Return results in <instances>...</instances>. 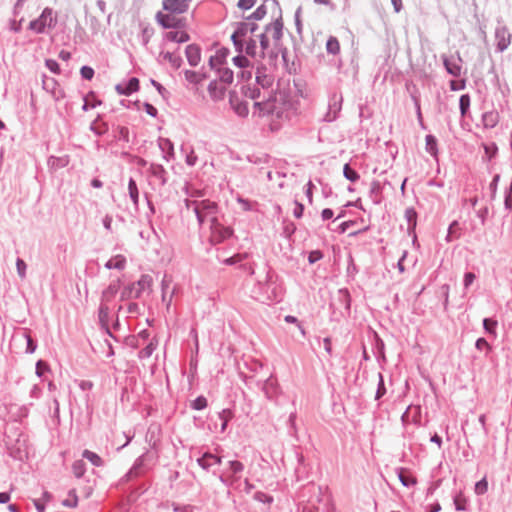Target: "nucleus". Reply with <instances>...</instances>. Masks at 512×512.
Here are the masks:
<instances>
[{
  "instance_id": "1",
  "label": "nucleus",
  "mask_w": 512,
  "mask_h": 512,
  "mask_svg": "<svg viewBox=\"0 0 512 512\" xmlns=\"http://www.w3.org/2000/svg\"><path fill=\"white\" fill-rule=\"evenodd\" d=\"M291 103L284 92H275L271 97L262 102L254 103V115L260 117H269L271 119V129H278L281 121L289 116Z\"/></svg>"
},
{
  "instance_id": "2",
  "label": "nucleus",
  "mask_w": 512,
  "mask_h": 512,
  "mask_svg": "<svg viewBox=\"0 0 512 512\" xmlns=\"http://www.w3.org/2000/svg\"><path fill=\"white\" fill-rule=\"evenodd\" d=\"M186 207L192 209L197 215L198 221L203 223L207 221L211 224L216 223L218 207L215 202L210 200H186Z\"/></svg>"
},
{
  "instance_id": "3",
  "label": "nucleus",
  "mask_w": 512,
  "mask_h": 512,
  "mask_svg": "<svg viewBox=\"0 0 512 512\" xmlns=\"http://www.w3.org/2000/svg\"><path fill=\"white\" fill-rule=\"evenodd\" d=\"M257 25L253 21H245L238 24L236 30L232 34V40L235 46L240 47V50H244L243 43L255 33Z\"/></svg>"
},
{
  "instance_id": "4",
  "label": "nucleus",
  "mask_w": 512,
  "mask_h": 512,
  "mask_svg": "<svg viewBox=\"0 0 512 512\" xmlns=\"http://www.w3.org/2000/svg\"><path fill=\"white\" fill-rule=\"evenodd\" d=\"M153 280L149 275H143L138 282L133 283L122 292V297L138 298L142 292L150 291Z\"/></svg>"
},
{
  "instance_id": "5",
  "label": "nucleus",
  "mask_w": 512,
  "mask_h": 512,
  "mask_svg": "<svg viewBox=\"0 0 512 512\" xmlns=\"http://www.w3.org/2000/svg\"><path fill=\"white\" fill-rule=\"evenodd\" d=\"M54 23L55 19L53 17L52 10L45 8L37 19L32 20L29 23V29L36 33H42L47 27H52Z\"/></svg>"
},
{
  "instance_id": "6",
  "label": "nucleus",
  "mask_w": 512,
  "mask_h": 512,
  "mask_svg": "<svg viewBox=\"0 0 512 512\" xmlns=\"http://www.w3.org/2000/svg\"><path fill=\"white\" fill-rule=\"evenodd\" d=\"M256 38L258 39L259 46L251 45L250 47H244V51L252 57L263 58L265 51L269 48L272 40L265 32L257 34Z\"/></svg>"
},
{
  "instance_id": "7",
  "label": "nucleus",
  "mask_w": 512,
  "mask_h": 512,
  "mask_svg": "<svg viewBox=\"0 0 512 512\" xmlns=\"http://www.w3.org/2000/svg\"><path fill=\"white\" fill-rule=\"evenodd\" d=\"M210 230V241L213 244L221 243L225 239L229 238L233 233L231 228L222 226L218 221L211 224Z\"/></svg>"
},
{
  "instance_id": "8",
  "label": "nucleus",
  "mask_w": 512,
  "mask_h": 512,
  "mask_svg": "<svg viewBox=\"0 0 512 512\" xmlns=\"http://www.w3.org/2000/svg\"><path fill=\"white\" fill-rule=\"evenodd\" d=\"M283 21L279 16L267 25L265 33L271 38L274 45H277L282 37Z\"/></svg>"
},
{
  "instance_id": "9",
  "label": "nucleus",
  "mask_w": 512,
  "mask_h": 512,
  "mask_svg": "<svg viewBox=\"0 0 512 512\" xmlns=\"http://www.w3.org/2000/svg\"><path fill=\"white\" fill-rule=\"evenodd\" d=\"M190 0H163V10L171 13L182 14L189 8Z\"/></svg>"
},
{
  "instance_id": "10",
  "label": "nucleus",
  "mask_w": 512,
  "mask_h": 512,
  "mask_svg": "<svg viewBox=\"0 0 512 512\" xmlns=\"http://www.w3.org/2000/svg\"><path fill=\"white\" fill-rule=\"evenodd\" d=\"M176 13H171L167 11H159L156 14V19L160 25L164 28H174L179 24V19L177 18Z\"/></svg>"
},
{
  "instance_id": "11",
  "label": "nucleus",
  "mask_w": 512,
  "mask_h": 512,
  "mask_svg": "<svg viewBox=\"0 0 512 512\" xmlns=\"http://www.w3.org/2000/svg\"><path fill=\"white\" fill-rule=\"evenodd\" d=\"M229 50L226 48H219L215 51L214 55L210 56L209 64L211 68L218 69L226 62Z\"/></svg>"
},
{
  "instance_id": "12",
  "label": "nucleus",
  "mask_w": 512,
  "mask_h": 512,
  "mask_svg": "<svg viewBox=\"0 0 512 512\" xmlns=\"http://www.w3.org/2000/svg\"><path fill=\"white\" fill-rule=\"evenodd\" d=\"M497 48L499 51H504L511 43V35L505 28H501L496 32Z\"/></svg>"
},
{
  "instance_id": "13",
  "label": "nucleus",
  "mask_w": 512,
  "mask_h": 512,
  "mask_svg": "<svg viewBox=\"0 0 512 512\" xmlns=\"http://www.w3.org/2000/svg\"><path fill=\"white\" fill-rule=\"evenodd\" d=\"M115 89L121 95H130L139 89V80L137 78H131L127 85L118 84Z\"/></svg>"
},
{
  "instance_id": "14",
  "label": "nucleus",
  "mask_w": 512,
  "mask_h": 512,
  "mask_svg": "<svg viewBox=\"0 0 512 512\" xmlns=\"http://www.w3.org/2000/svg\"><path fill=\"white\" fill-rule=\"evenodd\" d=\"M186 56H187L188 62L192 66L198 65L200 60H201L200 48L198 46H196V45H189V46H187V48H186Z\"/></svg>"
},
{
  "instance_id": "15",
  "label": "nucleus",
  "mask_w": 512,
  "mask_h": 512,
  "mask_svg": "<svg viewBox=\"0 0 512 512\" xmlns=\"http://www.w3.org/2000/svg\"><path fill=\"white\" fill-rule=\"evenodd\" d=\"M221 463V457L213 455L211 453H205L201 458L198 459V464L203 469H208L214 464H220Z\"/></svg>"
},
{
  "instance_id": "16",
  "label": "nucleus",
  "mask_w": 512,
  "mask_h": 512,
  "mask_svg": "<svg viewBox=\"0 0 512 512\" xmlns=\"http://www.w3.org/2000/svg\"><path fill=\"white\" fill-rule=\"evenodd\" d=\"M165 38L170 42L183 43L188 41L189 36L183 30H175L167 32Z\"/></svg>"
},
{
  "instance_id": "17",
  "label": "nucleus",
  "mask_w": 512,
  "mask_h": 512,
  "mask_svg": "<svg viewBox=\"0 0 512 512\" xmlns=\"http://www.w3.org/2000/svg\"><path fill=\"white\" fill-rule=\"evenodd\" d=\"M443 63H444V66H445L447 72L450 75H452L454 77L460 76L462 67L458 62L450 60L448 58H444Z\"/></svg>"
},
{
  "instance_id": "18",
  "label": "nucleus",
  "mask_w": 512,
  "mask_h": 512,
  "mask_svg": "<svg viewBox=\"0 0 512 512\" xmlns=\"http://www.w3.org/2000/svg\"><path fill=\"white\" fill-rule=\"evenodd\" d=\"M63 506L68 508H75L78 504V497L75 490H71L68 493L67 498H65L62 502Z\"/></svg>"
},
{
  "instance_id": "19",
  "label": "nucleus",
  "mask_w": 512,
  "mask_h": 512,
  "mask_svg": "<svg viewBox=\"0 0 512 512\" xmlns=\"http://www.w3.org/2000/svg\"><path fill=\"white\" fill-rule=\"evenodd\" d=\"M326 49L331 54H337L340 51V43L337 38L330 37L326 43Z\"/></svg>"
},
{
  "instance_id": "20",
  "label": "nucleus",
  "mask_w": 512,
  "mask_h": 512,
  "mask_svg": "<svg viewBox=\"0 0 512 512\" xmlns=\"http://www.w3.org/2000/svg\"><path fill=\"white\" fill-rule=\"evenodd\" d=\"M124 265H125V259L122 256H116V257L110 259L106 263V267L109 269H111V268L122 269L124 267Z\"/></svg>"
},
{
  "instance_id": "21",
  "label": "nucleus",
  "mask_w": 512,
  "mask_h": 512,
  "mask_svg": "<svg viewBox=\"0 0 512 512\" xmlns=\"http://www.w3.org/2000/svg\"><path fill=\"white\" fill-rule=\"evenodd\" d=\"M220 80L224 83H231L233 81V72L228 68H218Z\"/></svg>"
},
{
  "instance_id": "22",
  "label": "nucleus",
  "mask_w": 512,
  "mask_h": 512,
  "mask_svg": "<svg viewBox=\"0 0 512 512\" xmlns=\"http://www.w3.org/2000/svg\"><path fill=\"white\" fill-rule=\"evenodd\" d=\"M426 148L429 153L436 156L437 155V141L434 136L427 135L426 136Z\"/></svg>"
},
{
  "instance_id": "23",
  "label": "nucleus",
  "mask_w": 512,
  "mask_h": 512,
  "mask_svg": "<svg viewBox=\"0 0 512 512\" xmlns=\"http://www.w3.org/2000/svg\"><path fill=\"white\" fill-rule=\"evenodd\" d=\"M343 173L346 179H348L351 182H356L359 179V174L350 168L348 164L344 165Z\"/></svg>"
},
{
  "instance_id": "24",
  "label": "nucleus",
  "mask_w": 512,
  "mask_h": 512,
  "mask_svg": "<svg viewBox=\"0 0 512 512\" xmlns=\"http://www.w3.org/2000/svg\"><path fill=\"white\" fill-rule=\"evenodd\" d=\"M459 227L458 223L454 221L448 229V235H447V241L450 242L454 239H458L460 237V234L458 233Z\"/></svg>"
},
{
  "instance_id": "25",
  "label": "nucleus",
  "mask_w": 512,
  "mask_h": 512,
  "mask_svg": "<svg viewBox=\"0 0 512 512\" xmlns=\"http://www.w3.org/2000/svg\"><path fill=\"white\" fill-rule=\"evenodd\" d=\"M73 473L77 478H80L85 473V463L82 460H77L72 466Z\"/></svg>"
},
{
  "instance_id": "26",
  "label": "nucleus",
  "mask_w": 512,
  "mask_h": 512,
  "mask_svg": "<svg viewBox=\"0 0 512 512\" xmlns=\"http://www.w3.org/2000/svg\"><path fill=\"white\" fill-rule=\"evenodd\" d=\"M83 457L92 462L95 466H100L102 464L101 458L94 452L89 450H85L83 452Z\"/></svg>"
},
{
  "instance_id": "27",
  "label": "nucleus",
  "mask_w": 512,
  "mask_h": 512,
  "mask_svg": "<svg viewBox=\"0 0 512 512\" xmlns=\"http://www.w3.org/2000/svg\"><path fill=\"white\" fill-rule=\"evenodd\" d=\"M128 190H129V194H130V197H131L132 201L134 202V204H137V202H138V188H137V185H136V183H135V181L133 179H130V181H129Z\"/></svg>"
},
{
  "instance_id": "28",
  "label": "nucleus",
  "mask_w": 512,
  "mask_h": 512,
  "mask_svg": "<svg viewBox=\"0 0 512 512\" xmlns=\"http://www.w3.org/2000/svg\"><path fill=\"white\" fill-rule=\"evenodd\" d=\"M185 78L191 83H198L203 79V76L195 71H185Z\"/></svg>"
},
{
  "instance_id": "29",
  "label": "nucleus",
  "mask_w": 512,
  "mask_h": 512,
  "mask_svg": "<svg viewBox=\"0 0 512 512\" xmlns=\"http://www.w3.org/2000/svg\"><path fill=\"white\" fill-rule=\"evenodd\" d=\"M469 107H470V97H469V95L464 94L460 97V110H461L462 116H464L467 113Z\"/></svg>"
},
{
  "instance_id": "30",
  "label": "nucleus",
  "mask_w": 512,
  "mask_h": 512,
  "mask_svg": "<svg viewBox=\"0 0 512 512\" xmlns=\"http://www.w3.org/2000/svg\"><path fill=\"white\" fill-rule=\"evenodd\" d=\"M454 503H455V507H456V510L458 511H464L466 509V503H467V500L466 498L463 496L462 493H460L459 495H457L454 499Z\"/></svg>"
},
{
  "instance_id": "31",
  "label": "nucleus",
  "mask_w": 512,
  "mask_h": 512,
  "mask_svg": "<svg viewBox=\"0 0 512 512\" xmlns=\"http://www.w3.org/2000/svg\"><path fill=\"white\" fill-rule=\"evenodd\" d=\"M488 490V482L485 478H483L482 480H480L479 482L476 483L475 485V493L478 494V495H482L484 493H486Z\"/></svg>"
},
{
  "instance_id": "32",
  "label": "nucleus",
  "mask_w": 512,
  "mask_h": 512,
  "mask_svg": "<svg viewBox=\"0 0 512 512\" xmlns=\"http://www.w3.org/2000/svg\"><path fill=\"white\" fill-rule=\"evenodd\" d=\"M219 416L221 419H223L221 430L224 431L226 429L228 421L233 417V413L231 412V410L225 409L219 414Z\"/></svg>"
},
{
  "instance_id": "33",
  "label": "nucleus",
  "mask_w": 512,
  "mask_h": 512,
  "mask_svg": "<svg viewBox=\"0 0 512 512\" xmlns=\"http://www.w3.org/2000/svg\"><path fill=\"white\" fill-rule=\"evenodd\" d=\"M192 407L195 410H202L207 407V400L203 396H199L192 402Z\"/></svg>"
},
{
  "instance_id": "34",
  "label": "nucleus",
  "mask_w": 512,
  "mask_h": 512,
  "mask_svg": "<svg viewBox=\"0 0 512 512\" xmlns=\"http://www.w3.org/2000/svg\"><path fill=\"white\" fill-rule=\"evenodd\" d=\"M465 87H466V80L465 79L451 80L450 81V89L452 91L463 90Z\"/></svg>"
},
{
  "instance_id": "35",
  "label": "nucleus",
  "mask_w": 512,
  "mask_h": 512,
  "mask_svg": "<svg viewBox=\"0 0 512 512\" xmlns=\"http://www.w3.org/2000/svg\"><path fill=\"white\" fill-rule=\"evenodd\" d=\"M164 58L167 59L174 68L180 67L181 59L178 56H175L172 53L167 52L164 54Z\"/></svg>"
},
{
  "instance_id": "36",
  "label": "nucleus",
  "mask_w": 512,
  "mask_h": 512,
  "mask_svg": "<svg viewBox=\"0 0 512 512\" xmlns=\"http://www.w3.org/2000/svg\"><path fill=\"white\" fill-rule=\"evenodd\" d=\"M229 469L233 474H236V473L243 471L244 465L239 461H230Z\"/></svg>"
},
{
  "instance_id": "37",
  "label": "nucleus",
  "mask_w": 512,
  "mask_h": 512,
  "mask_svg": "<svg viewBox=\"0 0 512 512\" xmlns=\"http://www.w3.org/2000/svg\"><path fill=\"white\" fill-rule=\"evenodd\" d=\"M246 258V254H236L230 258H227L224 263L227 265H233L235 263L241 262Z\"/></svg>"
},
{
  "instance_id": "38",
  "label": "nucleus",
  "mask_w": 512,
  "mask_h": 512,
  "mask_svg": "<svg viewBox=\"0 0 512 512\" xmlns=\"http://www.w3.org/2000/svg\"><path fill=\"white\" fill-rule=\"evenodd\" d=\"M80 72L82 77L86 80H91L94 76V70L89 66H83Z\"/></svg>"
},
{
  "instance_id": "39",
  "label": "nucleus",
  "mask_w": 512,
  "mask_h": 512,
  "mask_svg": "<svg viewBox=\"0 0 512 512\" xmlns=\"http://www.w3.org/2000/svg\"><path fill=\"white\" fill-rule=\"evenodd\" d=\"M256 4V0H238L237 5L243 10H248Z\"/></svg>"
},
{
  "instance_id": "40",
  "label": "nucleus",
  "mask_w": 512,
  "mask_h": 512,
  "mask_svg": "<svg viewBox=\"0 0 512 512\" xmlns=\"http://www.w3.org/2000/svg\"><path fill=\"white\" fill-rule=\"evenodd\" d=\"M234 64L240 68L247 67L249 65V60L244 56H236L234 59Z\"/></svg>"
},
{
  "instance_id": "41",
  "label": "nucleus",
  "mask_w": 512,
  "mask_h": 512,
  "mask_svg": "<svg viewBox=\"0 0 512 512\" xmlns=\"http://www.w3.org/2000/svg\"><path fill=\"white\" fill-rule=\"evenodd\" d=\"M483 324H484V328L490 332V333H494L495 331V327L497 325V322L494 321V320H491V319H484L483 321Z\"/></svg>"
},
{
  "instance_id": "42",
  "label": "nucleus",
  "mask_w": 512,
  "mask_h": 512,
  "mask_svg": "<svg viewBox=\"0 0 512 512\" xmlns=\"http://www.w3.org/2000/svg\"><path fill=\"white\" fill-rule=\"evenodd\" d=\"M46 66L50 71H52L56 74L60 72L59 65L55 60H52V59L46 60Z\"/></svg>"
},
{
  "instance_id": "43",
  "label": "nucleus",
  "mask_w": 512,
  "mask_h": 512,
  "mask_svg": "<svg viewBox=\"0 0 512 512\" xmlns=\"http://www.w3.org/2000/svg\"><path fill=\"white\" fill-rule=\"evenodd\" d=\"M406 217H407L408 221L412 224V227L414 228L416 225V217H417L415 210L408 209L406 211Z\"/></svg>"
},
{
  "instance_id": "44",
  "label": "nucleus",
  "mask_w": 512,
  "mask_h": 512,
  "mask_svg": "<svg viewBox=\"0 0 512 512\" xmlns=\"http://www.w3.org/2000/svg\"><path fill=\"white\" fill-rule=\"evenodd\" d=\"M16 266H17V271H18V274L21 278H23L25 276V270H26V264L23 260L21 259H18L17 260V263H16Z\"/></svg>"
},
{
  "instance_id": "45",
  "label": "nucleus",
  "mask_w": 512,
  "mask_h": 512,
  "mask_svg": "<svg viewBox=\"0 0 512 512\" xmlns=\"http://www.w3.org/2000/svg\"><path fill=\"white\" fill-rule=\"evenodd\" d=\"M399 478L404 486H410L416 483L415 478L404 476L403 473L399 474Z\"/></svg>"
},
{
  "instance_id": "46",
  "label": "nucleus",
  "mask_w": 512,
  "mask_h": 512,
  "mask_svg": "<svg viewBox=\"0 0 512 512\" xmlns=\"http://www.w3.org/2000/svg\"><path fill=\"white\" fill-rule=\"evenodd\" d=\"M484 149H485V153H486L488 159H491L495 155V153L497 151V147L494 144H492V145H485Z\"/></svg>"
},
{
  "instance_id": "47",
  "label": "nucleus",
  "mask_w": 512,
  "mask_h": 512,
  "mask_svg": "<svg viewBox=\"0 0 512 512\" xmlns=\"http://www.w3.org/2000/svg\"><path fill=\"white\" fill-rule=\"evenodd\" d=\"M47 370H48V365H47L45 362H43V361H39V362L37 363V365H36V373H37L39 376L43 375V373H44L45 371H47Z\"/></svg>"
},
{
  "instance_id": "48",
  "label": "nucleus",
  "mask_w": 512,
  "mask_h": 512,
  "mask_svg": "<svg viewBox=\"0 0 512 512\" xmlns=\"http://www.w3.org/2000/svg\"><path fill=\"white\" fill-rule=\"evenodd\" d=\"M295 204H296V207L293 211V214L295 217L300 218L303 214L304 206H303V204H301L297 201L295 202Z\"/></svg>"
},
{
  "instance_id": "49",
  "label": "nucleus",
  "mask_w": 512,
  "mask_h": 512,
  "mask_svg": "<svg viewBox=\"0 0 512 512\" xmlns=\"http://www.w3.org/2000/svg\"><path fill=\"white\" fill-rule=\"evenodd\" d=\"M170 284H171V279H169L167 277H164V279L162 281V290H163L162 298H163V301L166 300V290L168 289Z\"/></svg>"
},
{
  "instance_id": "50",
  "label": "nucleus",
  "mask_w": 512,
  "mask_h": 512,
  "mask_svg": "<svg viewBox=\"0 0 512 512\" xmlns=\"http://www.w3.org/2000/svg\"><path fill=\"white\" fill-rule=\"evenodd\" d=\"M475 274L474 273H466L465 274V277H464V285L465 287H468L469 285H471L473 283V281L475 280Z\"/></svg>"
},
{
  "instance_id": "51",
  "label": "nucleus",
  "mask_w": 512,
  "mask_h": 512,
  "mask_svg": "<svg viewBox=\"0 0 512 512\" xmlns=\"http://www.w3.org/2000/svg\"><path fill=\"white\" fill-rule=\"evenodd\" d=\"M26 9L30 11L29 16H33L35 13L39 11L40 6L37 5L36 3H28Z\"/></svg>"
},
{
  "instance_id": "52",
  "label": "nucleus",
  "mask_w": 512,
  "mask_h": 512,
  "mask_svg": "<svg viewBox=\"0 0 512 512\" xmlns=\"http://www.w3.org/2000/svg\"><path fill=\"white\" fill-rule=\"evenodd\" d=\"M258 43H259V42H258V39L256 38V35H255V34H253V36L249 37V38L247 39V41L243 43V46H244V45H245V47H250L251 45H253V46H259V45H258Z\"/></svg>"
},
{
  "instance_id": "53",
  "label": "nucleus",
  "mask_w": 512,
  "mask_h": 512,
  "mask_svg": "<svg viewBox=\"0 0 512 512\" xmlns=\"http://www.w3.org/2000/svg\"><path fill=\"white\" fill-rule=\"evenodd\" d=\"M322 258V254L320 251H312L309 255V261L314 263Z\"/></svg>"
},
{
  "instance_id": "54",
  "label": "nucleus",
  "mask_w": 512,
  "mask_h": 512,
  "mask_svg": "<svg viewBox=\"0 0 512 512\" xmlns=\"http://www.w3.org/2000/svg\"><path fill=\"white\" fill-rule=\"evenodd\" d=\"M155 347H154V344L153 343H150L149 345H147L142 351H141V354H143V356L145 357H149L152 352L154 351Z\"/></svg>"
},
{
  "instance_id": "55",
  "label": "nucleus",
  "mask_w": 512,
  "mask_h": 512,
  "mask_svg": "<svg viewBox=\"0 0 512 512\" xmlns=\"http://www.w3.org/2000/svg\"><path fill=\"white\" fill-rule=\"evenodd\" d=\"M34 505L38 512H44L45 511V505L46 503L42 501V499H36L34 500Z\"/></svg>"
},
{
  "instance_id": "56",
  "label": "nucleus",
  "mask_w": 512,
  "mask_h": 512,
  "mask_svg": "<svg viewBox=\"0 0 512 512\" xmlns=\"http://www.w3.org/2000/svg\"><path fill=\"white\" fill-rule=\"evenodd\" d=\"M236 112L240 115V116H246L248 114V108L245 104H239L237 107H236Z\"/></svg>"
},
{
  "instance_id": "57",
  "label": "nucleus",
  "mask_w": 512,
  "mask_h": 512,
  "mask_svg": "<svg viewBox=\"0 0 512 512\" xmlns=\"http://www.w3.org/2000/svg\"><path fill=\"white\" fill-rule=\"evenodd\" d=\"M317 5H323L329 8H333V3L331 0H313Z\"/></svg>"
},
{
  "instance_id": "58",
  "label": "nucleus",
  "mask_w": 512,
  "mask_h": 512,
  "mask_svg": "<svg viewBox=\"0 0 512 512\" xmlns=\"http://www.w3.org/2000/svg\"><path fill=\"white\" fill-rule=\"evenodd\" d=\"M186 161L189 165H194L197 161V156L192 151L189 155L186 157Z\"/></svg>"
},
{
  "instance_id": "59",
  "label": "nucleus",
  "mask_w": 512,
  "mask_h": 512,
  "mask_svg": "<svg viewBox=\"0 0 512 512\" xmlns=\"http://www.w3.org/2000/svg\"><path fill=\"white\" fill-rule=\"evenodd\" d=\"M265 14V11H264V7L263 6H260L254 13H253V16L256 18V19H261Z\"/></svg>"
},
{
  "instance_id": "60",
  "label": "nucleus",
  "mask_w": 512,
  "mask_h": 512,
  "mask_svg": "<svg viewBox=\"0 0 512 512\" xmlns=\"http://www.w3.org/2000/svg\"><path fill=\"white\" fill-rule=\"evenodd\" d=\"M332 217H333V211H332L331 209H328V208H327V209H324V210L322 211V218H323L324 220H328V219H330V218H332Z\"/></svg>"
},
{
  "instance_id": "61",
  "label": "nucleus",
  "mask_w": 512,
  "mask_h": 512,
  "mask_svg": "<svg viewBox=\"0 0 512 512\" xmlns=\"http://www.w3.org/2000/svg\"><path fill=\"white\" fill-rule=\"evenodd\" d=\"M476 347L478 349H482L484 347H489V344H488V342L484 338H480L476 342Z\"/></svg>"
},
{
  "instance_id": "62",
  "label": "nucleus",
  "mask_w": 512,
  "mask_h": 512,
  "mask_svg": "<svg viewBox=\"0 0 512 512\" xmlns=\"http://www.w3.org/2000/svg\"><path fill=\"white\" fill-rule=\"evenodd\" d=\"M80 387L83 390H89L93 387V383L91 381L83 380L80 383Z\"/></svg>"
},
{
  "instance_id": "63",
  "label": "nucleus",
  "mask_w": 512,
  "mask_h": 512,
  "mask_svg": "<svg viewBox=\"0 0 512 512\" xmlns=\"http://www.w3.org/2000/svg\"><path fill=\"white\" fill-rule=\"evenodd\" d=\"M145 108H146V112L151 115V116H156L157 114V110L155 107H153L152 105L150 104H146L145 105Z\"/></svg>"
},
{
  "instance_id": "64",
  "label": "nucleus",
  "mask_w": 512,
  "mask_h": 512,
  "mask_svg": "<svg viewBox=\"0 0 512 512\" xmlns=\"http://www.w3.org/2000/svg\"><path fill=\"white\" fill-rule=\"evenodd\" d=\"M396 12H399L402 8V0H391Z\"/></svg>"
}]
</instances>
